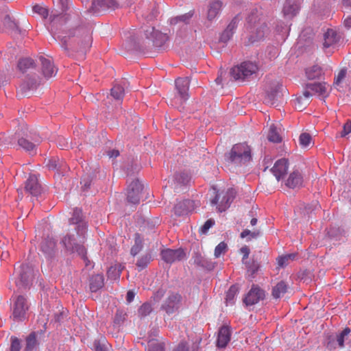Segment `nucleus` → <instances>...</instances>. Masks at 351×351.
<instances>
[{
    "label": "nucleus",
    "instance_id": "f257e3e1",
    "mask_svg": "<svg viewBox=\"0 0 351 351\" xmlns=\"http://www.w3.org/2000/svg\"><path fill=\"white\" fill-rule=\"evenodd\" d=\"M81 211L75 210L74 216L77 215V217H72L70 220L71 224H75L73 232H69L64 234L60 240V244L64 247L65 252L69 254H77L85 261L87 258V252L84 246L86 240V232L87 230V223L79 219L78 217Z\"/></svg>",
    "mask_w": 351,
    "mask_h": 351
},
{
    "label": "nucleus",
    "instance_id": "f03ea898",
    "mask_svg": "<svg viewBox=\"0 0 351 351\" xmlns=\"http://www.w3.org/2000/svg\"><path fill=\"white\" fill-rule=\"evenodd\" d=\"M247 29L250 34L249 42L252 43L263 38L269 32L266 23L261 21L258 10H254L247 18Z\"/></svg>",
    "mask_w": 351,
    "mask_h": 351
},
{
    "label": "nucleus",
    "instance_id": "7ed1b4c3",
    "mask_svg": "<svg viewBox=\"0 0 351 351\" xmlns=\"http://www.w3.org/2000/svg\"><path fill=\"white\" fill-rule=\"evenodd\" d=\"M71 43L80 45V50L86 52L92 45L91 29L86 27H79L69 33Z\"/></svg>",
    "mask_w": 351,
    "mask_h": 351
},
{
    "label": "nucleus",
    "instance_id": "20e7f679",
    "mask_svg": "<svg viewBox=\"0 0 351 351\" xmlns=\"http://www.w3.org/2000/svg\"><path fill=\"white\" fill-rule=\"evenodd\" d=\"M251 158V149L246 143L235 144L228 154V160L236 164L248 162Z\"/></svg>",
    "mask_w": 351,
    "mask_h": 351
},
{
    "label": "nucleus",
    "instance_id": "39448f33",
    "mask_svg": "<svg viewBox=\"0 0 351 351\" xmlns=\"http://www.w3.org/2000/svg\"><path fill=\"white\" fill-rule=\"evenodd\" d=\"M258 69V67L255 62L245 61L232 68L230 74L234 80L243 81L256 73Z\"/></svg>",
    "mask_w": 351,
    "mask_h": 351
},
{
    "label": "nucleus",
    "instance_id": "423d86ee",
    "mask_svg": "<svg viewBox=\"0 0 351 351\" xmlns=\"http://www.w3.org/2000/svg\"><path fill=\"white\" fill-rule=\"evenodd\" d=\"M182 301V297L179 293L169 291L161 304L160 309L168 315H173L179 311Z\"/></svg>",
    "mask_w": 351,
    "mask_h": 351
},
{
    "label": "nucleus",
    "instance_id": "0eeeda50",
    "mask_svg": "<svg viewBox=\"0 0 351 351\" xmlns=\"http://www.w3.org/2000/svg\"><path fill=\"white\" fill-rule=\"evenodd\" d=\"M236 192L233 189L226 191H217L215 197L211 200L212 205H216L219 212L225 211L235 197Z\"/></svg>",
    "mask_w": 351,
    "mask_h": 351
},
{
    "label": "nucleus",
    "instance_id": "6e6552de",
    "mask_svg": "<svg viewBox=\"0 0 351 351\" xmlns=\"http://www.w3.org/2000/svg\"><path fill=\"white\" fill-rule=\"evenodd\" d=\"M143 188V186L138 180H132L127 189L128 201L134 204H138Z\"/></svg>",
    "mask_w": 351,
    "mask_h": 351
},
{
    "label": "nucleus",
    "instance_id": "1a4fd4ad",
    "mask_svg": "<svg viewBox=\"0 0 351 351\" xmlns=\"http://www.w3.org/2000/svg\"><path fill=\"white\" fill-rule=\"evenodd\" d=\"M0 32L17 33L19 27L16 23L11 19L5 12L0 11Z\"/></svg>",
    "mask_w": 351,
    "mask_h": 351
},
{
    "label": "nucleus",
    "instance_id": "9d476101",
    "mask_svg": "<svg viewBox=\"0 0 351 351\" xmlns=\"http://www.w3.org/2000/svg\"><path fill=\"white\" fill-rule=\"evenodd\" d=\"M39 61L41 65L42 74L45 79H49L56 75L58 69L55 66L51 58L40 56Z\"/></svg>",
    "mask_w": 351,
    "mask_h": 351
},
{
    "label": "nucleus",
    "instance_id": "9b49d317",
    "mask_svg": "<svg viewBox=\"0 0 351 351\" xmlns=\"http://www.w3.org/2000/svg\"><path fill=\"white\" fill-rule=\"evenodd\" d=\"M162 259L167 263H173L182 261L185 257V253L182 249H165L161 251Z\"/></svg>",
    "mask_w": 351,
    "mask_h": 351
},
{
    "label": "nucleus",
    "instance_id": "f8f14e48",
    "mask_svg": "<svg viewBox=\"0 0 351 351\" xmlns=\"http://www.w3.org/2000/svg\"><path fill=\"white\" fill-rule=\"evenodd\" d=\"M306 90L311 91L312 95H317L322 99H325L329 96V85L326 82L309 83L306 86Z\"/></svg>",
    "mask_w": 351,
    "mask_h": 351
},
{
    "label": "nucleus",
    "instance_id": "ddd939ff",
    "mask_svg": "<svg viewBox=\"0 0 351 351\" xmlns=\"http://www.w3.org/2000/svg\"><path fill=\"white\" fill-rule=\"evenodd\" d=\"M56 243L54 239L45 238L40 244V250L47 261H52L56 254Z\"/></svg>",
    "mask_w": 351,
    "mask_h": 351
},
{
    "label": "nucleus",
    "instance_id": "4468645a",
    "mask_svg": "<svg viewBox=\"0 0 351 351\" xmlns=\"http://www.w3.org/2000/svg\"><path fill=\"white\" fill-rule=\"evenodd\" d=\"M265 291L256 285H253L243 299L247 306L254 305L265 298Z\"/></svg>",
    "mask_w": 351,
    "mask_h": 351
},
{
    "label": "nucleus",
    "instance_id": "2eb2a0df",
    "mask_svg": "<svg viewBox=\"0 0 351 351\" xmlns=\"http://www.w3.org/2000/svg\"><path fill=\"white\" fill-rule=\"evenodd\" d=\"M176 88L178 94L180 103H182L189 99V88L190 80L188 77H178L175 81Z\"/></svg>",
    "mask_w": 351,
    "mask_h": 351
},
{
    "label": "nucleus",
    "instance_id": "dca6fc26",
    "mask_svg": "<svg viewBox=\"0 0 351 351\" xmlns=\"http://www.w3.org/2000/svg\"><path fill=\"white\" fill-rule=\"evenodd\" d=\"M144 32L146 38L151 40L156 47H160L167 40L165 34L156 30L154 27H148Z\"/></svg>",
    "mask_w": 351,
    "mask_h": 351
},
{
    "label": "nucleus",
    "instance_id": "f3484780",
    "mask_svg": "<svg viewBox=\"0 0 351 351\" xmlns=\"http://www.w3.org/2000/svg\"><path fill=\"white\" fill-rule=\"evenodd\" d=\"M25 190L33 196H38L41 194L42 188L36 176L30 175L29 176L25 182Z\"/></svg>",
    "mask_w": 351,
    "mask_h": 351
},
{
    "label": "nucleus",
    "instance_id": "a211bd4d",
    "mask_svg": "<svg viewBox=\"0 0 351 351\" xmlns=\"http://www.w3.org/2000/svg\"><path fill=\"white\" fill-rule=\"evenodd\" d=\"M289 168V161L286 158L278 160L274 167L271 169V172L278 181L283 178L287 173Z\"/></svg>",
    "mask_w": 351,
    "mask_h": 351
},
{
    "label": "nucleus",
    "instance_id": "6ab92c4d",
    "mask_svg": "<svg viewBox=\"0 0 351 351\" xmlns=\"http://www.w3.org/2000/svg\"><path fill=\"white\" fill-rule=\"evenodd\" d=\"M40 142V138L38 136L34 137L29 136L26 134L25 137H21L18 139V145L27 152L33 151L36 144Z\"/></svg>",
    "mask_w": 351,
    "mask_h": 351
},
{
    "label": "nucleus",
    "instance_id": "aec40b11",
    "mask_svg": "<svg viewBox=\"0 0 351 351\" xmlns=\"http://www.w3.org/2000/svg\"><path fill=\"white\" fill-rule=\"evenodd\" d=\"M27 306L25 303V299L23 296L17 297L13 309V317L14 319H21L24 317Z\"/></svg>",
    "mask_w": 351,
    "mask_h": 351
},
{
    "label": "nucleus",
    "instance_id": "412c9836",
    "mask_svg": "<svg viewBox=\"0 0 351 351\" xmlns=\"http://www.w3.org/2000/svg\"><path fill=\"white\" fill-rule=\"evenodd\" d=\"M230 330L228 326H223L218 332L217 346L219 348H225L230 340Z\"/></svg>",
    "mask_w": 351,
    "mask_h": 351
},
{
    "label": "nucleus",
    "instance_id": "4be33fe9",
    "mask_svg": "<svg viewBox=\"0 0 351 351\" xmlns=\"http://www.w3.org/2000/svg\"><path fill=\"white\" fill-rule=\"evenodd\" d=\"M340 36L336 30L333 29H328L324 34V47L328 48L335 45L339 40Z\"/></svg>",
    "mask_w": 351,
    "mask_h": 351
},
{
    "label": "nucleus",
    "instance_id": "5701e85b",
    "mask_svg": "<svg viewBox=\"0 0 351 351\" xmlns=\"http://www.w3.org/2000/svg\"><path fill=\"white\" fill-rule=\"evenodd\" d=\"M312 94L308 90H304L302 95L298 97L294 101L295 108L302 111L311 101Z\"/></svg>",
    "mask_w": 351,
    "mask_h": 351
},
{
    "label": "nucleus",
    "instance_id": "b1692460",
    "mask_svg": "<svg viewBox=\"0 0 351 351\" xmlns=\"http://www.w3.org/2000/svg\"><path fill=\"white\" fill-rule=\"evenodd\" d=\"M303 182V178L299 171L295 170L290 173L286 181V186L291 189L300 187Z\"/></svg>",
    "mask_w": 351,
    "mask_h": 351
},
{
    "label": "nucleus",
    "instance_id": "393cba45",
    "mask_svg": "<svg viewBox=\"0 0 351 351\" xmlns=\"http://www.w3.org/2000/svg\"><path fill=\"white\" fill-rule=\"evenodd\" d=\"M299 10V4L295 0H286L283 7L285 16L291 18L297 14Z\"/></svg>",
    "mask_w": 351,
    "mask_h": 351
},
{
    "label": "nucleus",
    "instance_id": "a878e982",
    "mask_svg": "<svg viewBox=\"0 0 351 351\" xmlns=\"http://www.w3.org/2000/svg\"><path fill=\"white\" fill-rule=\"evenodd\" d=\"M323 74V69L318 64L310 66L305 69L306 77L309 80L319 79Z\"/></svg>",
    "mask_w": 351,
    "mask_h": 351
},
{
    "label": "nucleus",
    "instance_id": "bb28decb",
    "mask_svg": "<svg viewBox=\"0 0 351 351\" xmlns=\"http://www.w3.org/2000/svg\"><path fill=\"white\" fill-rule=\"evenodd\" d=\"M118 7L117 0H93L92 3V8L95 11L99 8H112L115 9Z\"/></svg>",
    "mask_w": 351,
    "mask_h": 351
},
{
    "label": "nucleus",
    "instance_id": "cd10ccee",
    "mask_svg": "<svg viewBox=\"0 0 351 351\" xmlns=\"http://www.w3.org/2000/svg\"><path fill=\"white\" fill-rule=\"evenodd\" d=\"M17 66L20 71L25 73L34 69L36 64L31 58H24L19 60Z\"/></svg>",
    "mask_w": 351,
    "mask_h": 351
},
{
    "label": "nucleus",
    "instance_id": "c85d7f7f",
    "mask_svg": "<svg viewBox=\"0 0 351 351\" xmlns=\"http://www.w3.org/2000/svg\"><path fill=\"white\" fill-rule=\"evenodd\" d=\"M104 285V278L103 275H93L90 279L89 287L92 292H96L101 289Z\"/></svg>",
    "mask_w": 351,
    "mask_h": 351
},
{
    "label": "nucleus",
    "instance_id": "c756f323",
    "mask_svg": "<svg viewBox=\"0 0 351 351\" xmlns=\"http://www.w3.org/2000/svg\"><path fill=\"white\" fill-rule=\"evenodd\" d=\"M222 7V2L218 0L213 1L209 5L208 10V19L212 21L214 19L219 13Z\"/></svg>",
    "mask_w": 351,
    "mask_h": 351
},
{
    "label": "nucleus",
    "instance_id": "7c9ffc66",
    "mask_svg": "<svg viewBox=\"0 0 351 351\" xmlns=\"http://www.w3.org/2000/svg\"><path fill=\"white\" fill-rule=\"evenodd\" d=\"M40 84V79L28 76L21 84V88L23 90H33L36 89Z\"/></svg>",
    "mask_w": 351,
    "mask_h": 351
},
{
    "label": "nucleus",
    "instance_id": "2f4dec72",
    "mask_svg": "<svg viewBox=\"0 0 351 351\" xmlns=\"http://www.w3.org/2000/svg\"><path fill=\"white\" fill-rule=\"evenodd\" d=\"M287 285L284 281H280L274 287L272 290V295L274 298H279L287 293Z\"/></svg>",
    "mask_w": 351,
    "mask_h": 351
},
{
    "label": "nucleus",
    "instance_id": "473e14b6",
    "mask_svg": "<svg viewBox=\"0 0 351 351\" xmlns=\"http://www.w3.org/2000/svg\"><path fill=\"white\" fill-rule=\"evenodd\" d=\"M143 249V239L139 233L134 234V244L132 245L130 250V254L132 256H135L137 255Z\"/></svg>",
    "mask_w": 351,
    "mask_h": 351
},
{
    "label": "nucleus",
    "instance_id": "72a5a7b5",
    "mask_svg": "<svg viewBox=\"0 0 351 351\" xmlns=\"http://www.w3.org/2000/svg\"><path fill=\"white\" fill-rule=\"evenodd\" d=\"M19 276L21 282L27 284L32 276V269L27 265H22L20 267Z\"/></svg>",
    "mask_w": 351,
    "mask_h": 351
},
{
    "label": "nucleus",
    "instance_id": "f704fd0d",
    "mask_svg": "<svg viewBox=\"0 0 351 351\" xmlns=\"http://www.w3.org/2000/svg\"><path fill=\"white\" fill-rule=\"evenodd\" d=\"M267 138L269 141L273 143H280L282 141V138L279 134L278 128L274 124L270 125Z\"/></svg>",
    "mask_w": 351,
    "mask_h": 351
},
{
    "label": "nucleus",
    "instance_id": "c9c22d12",
    "mask_svg": "<svg viewBox=\"0 0 351 351\" xmlns=\"http://www.w3.org/2000/svg\"><path fill=\"white\" fill-rule=\"evenodd\" d=\"M36 335L34 332L30 333L26 338L25 351H33L37 346Z\"/></svg>",
    "mask_w": 351,
    "mask_h": 351
},
{
    "label": "nucleus",
    "instance_id": "e433bc0d",
    "mask_svg": "<svg viewBox=\"0 0 351 351\" xmlns=\"http://www.w3.org/2000/svg\"><path fill=\"white\" fill-rule=\"evenodd\" d=\"M124 94V88L119 84H116L111 88L110 95L116 100H122Z\"/></svg>",
    "mask_w": 351,
    "mask_h": 351
},
{
    "label": "nucleus",
    "instance_id": "4c0bfd02",
    "mask_svg": "<svg viewBox=\"0 0 351 351\" xmlns=\"http://www.w3.org/2000/svg\"><path fill=\"white\" fill-rule=\"evenodd\" d=\"M152 311V305L147 302L143 304L138 310V315L141 317L147 316L151 313Z\"/></svg>",
    "mask_w": 351,
    "mask_h": 351
},
{
    "label": "nucleus",
    "instance_id": "58836bf2",
    "mask_svg": "<svg viewBox=\"0 0 351 351\" xmlns=\"http://www.w3.org/2000/svg\"><path fill=\"white\" fill-rule=\"evenodd\" d=\"M312 141L311 136L308 133H302L299 138V143L301 147H308Z\"/></svg>",
    "mask_w": 351,
    "mask_h": 351
},
{
    "label": "nucleus",
    "instance_id": "ea45409f",
    "mask_svg": "<svg viewBox=\"0 0 351 351\" xmlns=\"http://www.w3.org/2000/svg\"><path fill=\"white\" fill-rule=\"evenodd\" d=\"M239 291L238 287L236 285H232L230 287L226 293V303L232 304L233 302L235 295Z\"/></svg>",
    "mask_w": 351,
    "mask_h": 351
},
{
    "label": "nucleus",
    "instance_id": "a19ab883",
    "mask_svg": "<svg viewBox=\"0 0 351 351\" xmlns=\"http://www.w3.org/2000/svg\"><path fill=\"white\" fill-rule=\"evenodd\" d=\"M152 260V255L150 254H146L142 256L137 261L136 265L141 269H143L147 266V265L151 262Z\"/></svg>",
    "mask_w": 351,
    "mask_h": 351
},
{
    "label": "nucleus",
    "instance_id": "79ce46f5",
    "mask_svg": "<svg viewBox=\"0 0 351 351\" xmlns=\"http://www.w3.org/2000/svg\"><path fill=\"white\" fill-rule=\"evenodd\" d=\"M33 12L38 14L42 19H46L48 16L49 12L46 7L42 5H35L33 7Z\"/></svg>",
    "mask_w": 351,
    "mask_h": 351
},
{
    "label": "nucleus",
    "instance_id": "37998d69",
    "mask_svg": "<svg viewBox=\"0 0 351 351\" xmlns=\"http://www.w3.org/2000/svg\"><path fill=\"white\" fill-rule=\"evenodd\" d=\"M148 351H164L163 343L158 340L152 339L148 343Z\"/></svg>",
    "mask_w": 351,
    "mask_h": 351
},
{
    "label": "nucleus",
    "instance_id": "c03bdc74",
    "mask_svg": "<svg viewBox=\"0 0 351 351\" xmlns=\"http://www.w3.org/2000/svg\"><path fill=\"white\" fill-rule=\"evenodd\" d=\"M191 204L190 200H184L182 202L178 203L174 206V213L176 215L180 216L186 213V210L182 209V207L186 206Z\"/></svg>",
    "mask_w": 351,
    "mask_h": 351
},
{
    "label": "nucleus",
    "instance_id": "a18cd8bd",
    "mask_svg": "<svg viewBox=\"0 0 351 351\" xmlns=\"http://www.w3.org/2000/svg\"><path fill=\"white\" fill-rule=\"evenodd\" d=\"M282 88V85L276 82L274 84V89H271L270 91H267V96L271 100H274L276 97H278L280 90Z\"/></svg>",
    "mask_w": 351,
    "mask_h": 351
},
{
    "label": "nucleus",
    "instance_id": "49530a36",
    "mask_svg": "<svg viewBox=\"0 0 351 351\" xmlns=\"http://www.w3.org/2000/svg\"><path fill=\"white\" fill-rule=\"evenodd\" d=\"M350 332V329L349 328H344L342 332L337 336V343L339 347L342 348L344 346V338L346 336H348Z\"/></svg>",
    "mask_w": 351,
    "mask_h": 351
},
{
    "label": "nucleus",
    "instance_id": "de8ad7c7",
    "mask_svg": "<svg viewBox=\"0 0 351 351\" xmlns=\"http://www.w3.org/2000/svg\"><path fill=\"white\" fill-rule=\"evenodd\" d=\"M227 249V245L224 242L219 243L215 249V256L219 257L221 254H224Z\"/></svg>",
    "mask_w": 351,
    "mask_h": 351
},
{
    "label": "nucleus",
    "instance_id": "09e8293b",
    "mask_svg": "<svg viewBox=\"0 0 351 351\" xmlns=\"http://www.w3.org/2000/svg\"><path fill=\"white\" fill-rule=\"evenodd\" d=\"M176 180L178 183L187 184L191 180V177L187 173H182L176 175Z\"/></svg>",
    "mask_w": 351,
    "mask_h": 351
},
{
    "label": "nucleus",
    "instance_id": "8fccbe9b",
    "mask_svg": "<svg viewBox=\"0 0 351 351\" xmlns=\"http://www.w3.org/2000/svg\"><path fill=\"white\" fill-rule=\"evenodd\" d=\"M21 348V341L16 337H11L10 351H20Z\"/></svg>",
    "mask_w": 351,
    "mask_h": 351
},
{
    "label": "nucleus",
    "instance_id": "3c124183",
    "mask_svg": "<svg viewBox=\"0 0 351 351\" xmlns=\"http://www.w3.org/2000/svg\"><path fill=\"white\" fill-rule=\"evenodd\" d=\"M346 75V69H341L338 73L337 75L335 76L333 84L337 86H339L342 82V81L345 78Z\"/></svg>",
    "mask_w": 351,
    "mask_h": 351
},
{
    "label": "nucleus",
    "instance_id": "603ef678",
    "mask_svg": "<svg viewBox=\"0 0 351 351\" xmlns=\"http://www.w3.org/2000/svg\"><path fill=\"white\" fill-rule=\"evenodd\" d=\"M215 221L213 219H208L204 224L200 228L199 232L201 234H206L208 230L214 225Z\"/></svg>",
    "mask_w": 351,
    "mask_h": 351
},
{
    "label": "nucleus",
    "instance_id": "864d4df0",
    "mask_svg": "<svg viewBox=\"0 0 351 351\" xmlns=\"http://www.w3.org/2000/svg\"><path fill=\"white\" fill-rule=\"evenodd\" d=\"M57 145L61 149H66L71 147L68 141L62 136L58 138Z\"/></svg>",
    "mask_w": 351,
    "mask_h": 351
},
{
    "label": "nucleus",
    "instance_id": "5fc2aeb1",
    "mask_svg": "<svg viewBox=\"0 0 351 351\" xmlns=\"http://www.w3.org/2000/svg\"><path fill=\"white\" fill-rule=\"evenodd\" d=\"M259 234L260 231L258 230L252 232L247 229H245L241 233V237L243 239L247 236H251V237L252 238H256L257 237L259 236Z\"/></svg>",
    "mask_w": 351,
    "mask_h": 351
},
{
    "label": "nucleus",
    "instance_id": "6e6d98bb",
    "mask_svg": "<svg viewBox=\"0 0 351 351\" xmlns=\"http://www.w3.org/2000/svg\"><path fill=\"white\" fill-rule=\"evenodd\" d=\"M233 32L231 30L228 29L227 28L223 32L220 36L221 41L226 43L228 41L232 36H233Z\"/></svg>",
    "mask_w": 351,
    "mask_h": 351
},
{
    "label": "nucleus",
    "instance_id": "4d7b16f0",
    "mask_svg": "<svg viewBox=\"0 0 351 351\" xmlns=\"http://www.w3.org/2000/svg\"><path fill=\"white\" fill-rule=\"evenodd\" d=\"M290 260V256H280L277 259L278 265L280 267H285L289 261Z\"/></svg>",
    "mask_w": 351,
    "mask_h": 351
},
{
    "label": "nucleus",
    "instance_id": "13d9d810",
    "mask_svg": "<svg viewBox=\"0 0 351 351\" xmlns=\"http://www.w3.org/2000/svg\"><path fill=\"white\" fill-rule=\"evenodd\" d=\"M350 133H351V121L344 124L341 136L343 137Z\"/></svg>",
    "mask_w": 351,
    "mask_h": 351
},
{
    "label": "nucleus",
    "instance_id": "bf43d9fd",
    "mask_svg": "<svg viewBox=\"0 0 351 351\" xmlns=\"http://www.w3.org/2000/svg\"><path fill=\"white\" fill-rule=\"evenodd\" d=\"M239 19L238 16L234 18L232 21L229 23L228 27H226L228 29L231 30L232 32H234V29L237 27V23H238Z\"/></svg>",
    "mask_w": 351,
    "mask_h": 351
},
{
    "label": "nucleus",
    "instance_id": "052dcab7",
    "mask_svg": "<svg viewBox=\"0 0 351 351\" xmlns=\"http://www.w3.org/2000/svg\"><path fill=\"white\" fill-rule=\"evenodd\" d=\"M193 16V14L191 13H187L182 16H179L175 19L176 21H183L184 23H187L188 21Z\"/></svg>",
    "mask_w": 351,
    "mask_h": 351
},
{
    "label": "nucleus",
    "instance_id": "680f3d73",
    "mask_svg": "<svg viewBox=\"0 0 351 351\" xmlns=\"http://www.w3.org/2000/svg\"><path fill=\"white\" fill-rule=\"evenodd\" d=\"M240 252L243 254L242 260L243 262L244 260H245L248 258V256L250 252V248L247 245H245L240 249Z\"/></svg>",
    "mask_w": 351,
    "mask_h": 351
},
{
    "label": "nucleus",
    "instance_id": "e2e57ef3",
    "mask_svg": "<svg viewBox=\"0 0 351 351\" xmlns=\"http://www.w3.org/2000/svg\"><path fill=\"white\" fill-rule=\"evenodd\" d=\"M164 295V291L162 289L157 291L154 293L152 298L155 302H158L160 300V298Z\"/></svg>",
    "mask_w": 351,
    "mask_h": 351
},
{
    "label": "nucleus",
    "instance_id": "0e129e2a",
    "mask_svg": "<svg viewBox=\"0 0 351 351\" xmlns=\"http://www.w3.org/2000/svg\"><path fill=\"white\" fill-rule=\"evenodd\" d=\"M174 351H189V348L186 343L181 342L178 344Z\"/></svg>",
    "mask_w": 351,
    "mask_h": 351
},
{
    "label": "nucleus",
    "instance_id": "69168bd1",
    "mask_svg": "<svg viewBox=\"0 0 351 351\" xmlns=\"http://www.w3.org/2000/svg\"><path fill=\"white\" fill-rule=\"evenodd\" d=\"M81 184L82 185V189L84 191L87 190L90 187V182L86 178H84L81 181Z\"/></svg>",
    "mask_w": 351,
    "mask_h": 351
},
{
    "label": "nucleus",
    "instance_id": "338daca9",
    "mask_svg": "<svg viewBox=\"0 0 351 351\" xmlns=\"http://www.w3.org/2000/svg\"><path fill=\"white\" fill-rule=\"evenodd\" d=\"M47 166L50 169H56L58 167V163L56 159L49 160Z\"/></svg>",
    "mask_w": 351,
    "mask_h": 351
},
{
    "label": "nucleus",
    "instance_id": "774afa93",
    "mask_svg": "<svg viewBox=\"0 0 351 351\" xmlns=\"http://www.w3.org/2000/svg\"><path fill=\"white\" fill-rule=\"evenodd\" d=\"M134 296L135 293L132 291H128L126 295V300L128 301V302H131L134 300Z\"/></svg>",
    "mask_w": 351,
    "mask_h": 351
}]
</instances>
